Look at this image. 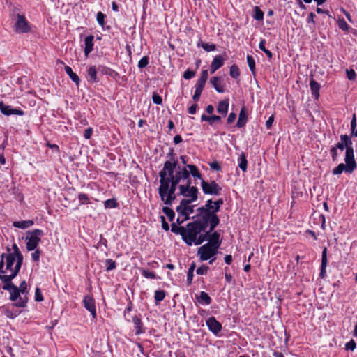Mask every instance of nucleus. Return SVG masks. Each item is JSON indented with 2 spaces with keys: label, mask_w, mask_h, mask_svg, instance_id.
I'll return each instance as SVG.
<instances>
[{
  "label": "nucleus",
  "mask_w": 357,
  "mask_h": 357,
  "mask_svg": "<svg viewBox=\"0 0 357 357\" xmlns=\"http://www.w3.org/2000/svg\"><path fill=\"white\" fill-rule=\"evenodd\" d=\"M196 218L197 219L195 220L188 223L185 227V234L183 241L190 246L193 243L196 245L198 236L202 231L206 230L208 225H211V221L204 215L202 214V213L197 212ZM214 229L215 228H211V231H213Z\"/></svg>",
  "instance_id": "obj_1"
},
{
  "label": "nucleus",
  "mask_w": 357,
  "mask_h": 357,
  "mask_svg": "<svg viewBox=\"0 0 357 357\" xmlns=\"http://www.w3.org/2000/svg\"><path fill=\"white\" fill-rule=\"evenodd\" d=\"M223 204L224 200L222 198H220L216 201H213L210 199L206 202L204 206L197 209V212L202 213V214L204 215L211 221V229L215 228L220 223V219L217 213L220 211Z\"/></svg>",
  "instance_id": "obj_2"
},
{
  "label": "nucleus",
  "mask_w": 357,
  "mask_h": 357,
  "mask_svg": "<svg viewBox=\"0 0 357 357\" xmlns=\"http://www.w3.org/2000/svg\"><path fill=\"white\" fill-rule=\"evenodd\" d=\"M3 283V289L8 291L10 294V300L11 301H16L15 305L17 307H24L27 303V297L20 296V289H18V287L15 285L12 280L13 279H0Z\"/></svg>",
  "instance_id": "obj_3"
},
{
  "label": "nucleus",
  "mask_w": 357,
  "mask_h": 357,
  "mask_svg": "<svg viewBox=\"0 0 357 357\" xmlns=\"http://www.w3.org/2000/svg\"><path fill=\"white\" fill-rule=\"evenodd\" d=\"M177 185H174L166 181H160V186L158 188V194L165 205L171 206L173 202L176 199L175 193Z\"/></svg>",
  "instance_id": "obj_4"
},
{
  "label": "nucleus",
  "mask_w": 357,
  "mask_h": 357,
  "mask_svg": "<svg viewBox=\"0 0 357 357\" xmlns=\"http://www.w3.org/2000/svg\"><path fill=\"white\" fill-rule=\"evenodd\" d=\"M44 235L43 230L35 229L33 231H28L26 239V249L28 251H32L37 248L39 243L41 241V237Z\"/></svg>",
  "instance_id": "obj_5"
},
{
  "label": "nucleus",
  "mask_w": 357,
  "mask_h": 357,
  "mask_svg": "<svg viewBox=\"0 0 357 357\" xmlns=\"http://www.w3.org/2000/svg\"><path fill=\"white\" fill-rule=\"evenodd\" d=\"M16 21L13 25V30L16 33H26L31 31V24L24 15L17 13Z\"/></svg>",
  "instance_id": "obj_6"
},
{
  "label": "nucleus",
  "mask_w": 357,
  "mask_h": 357,
  "mask_svg": "<svg viewBox=\"0 0 357 357\" xmlns=\"http://www.w3.org/2000/svg\"><path fill=\"white\" fill-rule=\"evenodd\" d=\"M201 187L205 195H220L222 192V188L215 181L210 182L202 180Z\"/></svg>",
  "instance_id": "obj_7"
},
{
  "label": "nucleus",
  "mask_w": 357,
  "mask_h": 357,
  "mask_svg": "<svg viewBox=\"0 0 357 357\" xmlns=\"http://www.w3.org/2000/svg\"><path fill=\"white\" fill-rule=\"evenodd\" d=\"M218 250V249L209 245V244L206 243L198 248L197 255L201 261H206L216 255Z\"/></svg>",
  "instance_id": "obj_8"
},
{
  "label": "nucleus",
  "mask_w": 357,
  "mask_h": 357,
  "mask_svg": "<svg viewBox=\"0 0 357 357\" xmlns=\"http://www.w3.org/2000/svg\"><path fill=\"white\" fill-rule=\"evenodd\" d=\"M178 167V161H165L162 170L159 172L160 181H166L168 176H172Z\"/></svg>",
  "instance_id": "obj_9"
},
{
  "label": "nucleus",
  "mask_w": 357,
  "mask_h": 357,
  "mask_svg": "<svg viewBox=\"0 0 357 357\" xmlns=\"http://www.w3.org/2000/svg\"><path fill=\"white\" fill-rule=\"evenodd\" d=\"M198 194H199L198 188L197 187H192V188L186 189V190L183 193L181 191H179L178 195H182L185 197L181 202H187L186 204H190L192 202H195L197 200Z\"/></svg>",
  "instance_id": "obj_10"
},
{
  "label": "nucleus",
  "mask_w": 357,
  "mask_h": 357,
  "mask_svg": "<svg viewBox=\"0 0 357 357\" xmlns=\"http://www.w3.org/2000/svg\"><path fill=\"white\" fill-rule=\"evenodd\" d=\"M84 307L90 312L93 319H96V310L95 305V300L91 296H85L83 299Z\"/></svg>",
  "instance_id": "obj_11"
},
{
  "label": "nucleus",
  "mask_w": 357,
  "mask_h": 357,
  "mask_svg": "<svg viewBox=\"0 0 357 357\" xmlns=\"http://www.w3.org/2000/svg\"><path fill=\"white\" fill-rule=\"evenodd\" d=\"M206 324L208 330L215 335H218L222 329L221 323L217 321L214 317H209L206 320Z\"/></svg>",
  "instance_id": "obj_12"
},
{
  "label": "nucleus",
  "mask_w": 357,
  "mask_h": 357,
  "mask_svg": "<svg viewBox=\"0 0 357 357\" xmlns=\"http://www.w3.org/2000/svg\"><path fill=\"white\" fill-rule=\"evenodd\" d=\"M0 111L6 116H10L15 114L18 116H23L24 112L20 109H13L11 106L6 105L3 101L0 102Z\"/></svg>",
  "instance_id": "obj_13"
},
{
  "label": "nucleus",
  "mask_w": 357,
  "mask_h": 357,
  "mask_svg": "<svg viewBox=\"0 0 357 357\" xmlns=\"http://www.w3.org/2000/svg\"><path fill=\"white\" fill-rule=\"evenodd\" d=\"M346 165L349 170V173H351L356 168V162L354 159V150H346L345 158Z\"/></svg>",
  "instance_id": "obj_14"
},
{
  "label": "nucleus",
  "mask_w": 357,
  "mask_h": 357,
  "mask_svg": "<svg viewBox=\"0 0 357 357\" xmlns=\"http://www.w3.org/2000/svg\"><path fill=\"white\" fill-rule=\"evenodd\" d=\"M225 59L222 55H218L214 57L210 66V72L211 74L214 73L217 70L220 68L225 62Z\"/></svg>",
  "instance_id": "obj_15"
},
{
  "label": "nucleus",
  "mask_w": 357,
  "mask_h": 357,
  "mask_svg": "<svg viewBox=\"0 0 357 357\" xmlns=\"http://www.w3.org/2000/svg\"><path fill=\"white\" fill-rule=\"evenodd\" d=\"M327 264H328L327 248H324L322 251V255H321V270H320V273H319V276L321 278H324L326 275V268L327 266Z\"/></svg>",
  "instance_id": "obj_16"
},
{
  "label": "nucleus",
  "mask_w": 357,
  "mask_h": 357,
  "mask_svg": "<svg viewBox=\"0 0 357 357\" xmlns=\"http://www.w3.org/2000/svg\"><path fill=\"white\" fill-rule=\"evenodd\" d=\"M93 39L94 37L93 35H89L86 36L84 39L85 47L84 52L86 57L93 50Z\"/></svg>",
  "instance_id": "obj_17"
},
{
  "label": "nucleus",
  "mask_w": 357,
  "mask_h": 357,
  "mask_svg": "<svg viewBox=\"0 0 357 357\" xmlns=\"http://www.w3.org/2000/svg\"><path fill=\"white\" fill-rule=\"evenodd\" d=\"M196 299L199 304L202 305H208L212 302V298L205 291H201L199 296H196Z\"/></svg>",
  "instance_id": "obj_18"
},
{
  "label": "nucleus",
  "mask_w": 357,
  "mask_h": 357,
  "mask_svg": "<svg viewBox=\"0 0 357 357\" xmlns=\"http://www.w3.org/2000/svg\"><path fill=\"white\" fill-rule=\"evenodd\" d=\"M222 241L220 238V234L217 231H213L210 236V240L206 244H209L214 247V248L218 249L221 245Z\"/></svg>",
  "instance_id": "obj_19"
},
{
  "label": "nucleus",
  "mask_w": 357,
  "mask_h": 357,
  "mask_svg": "<svg viewBox=\"0 0 357 357\" xmlns=\"http://www.w3.org/2000/svg\"><path fill=\"white\" fill-rule=\"evenodd\" d=\"M310 86L311 93L312 95V97L315 100H318L319 98V89H320V84L316 82L314 79H311L310 81Z\"/></svg>",
  "instance_id": "obj_20"
},
{
  "label": "nucleus",
  "mask_w": 357,
  "mask_h": 357,
  "mask_svg": "<svg viewBox=\"0 0 357 357\" xmlns=\"http://www.w3.org/2000/svg\"><path fill=\"white\" fill-rule=\"evenodd\" d=\"M187 202H181L180 204L176 207V212L183 217V220L190 219L189 213L186 211Z\"/></svg>",
  "instance_id": "obj_21"
},
{
  "label": "nucleus",
  "mask_w": 357,
  "mask_h": 357,
  "mask_svg": "<svg viewBox=\"0 0 357 357\" xmlns=\"http://www.w3.org/2000/svg\"><path fill=\"white\" fill-rule=\"evenodd\" d=\"M247 121H248V116L245 113V107H243L240 111L238 119L237 121L236 126L238 128H241L245 126Z\"/></svg>",
  "instance_id": "obj_22"
},
{
  "label": "nucleus",
  "mask_w": 357,
  "mask_h": 357,
  "mask_svg": "<svg viewBox=\"0 0 357 357\" xmlns=\"http://www.w3.org/2000/svg\"><path fill=\"white\" fill-rule=\"evenodd\" d=\"M211 84L215 88V91L218 93H224L225 89L221 84V77H213L210 79Z\"/></svg>",
  "instance_id": "obj_23"
},
{
  "label": "nucleus",
  "mask_w": 357,
  "mask_h": 357,
  "mask_svg": "<svg viewBox=\"0 0 357 357\" xmlns=\"http://www.w3.org/2000/svg\"><path fill=\"white\" fill-rule=\"evenodd\" d=\"M229 108V99L223 100L218 102L217 112L222 116H226Z\"/></svg>",
  "instance_id": "obj_24"
},
{
  "label": "nucleus",
  "mask_w": 357,
  "mask_h": 357,
  "mask_svg": "<svg viewBox=\"0 0 357 357\" xmlns=\"http://www.w3.org/2000/svg\"><path fill=\"white\" fill-rule=\"evenodd\" d=\"M132 321L135 324V330L136 335H139L144 333V331L142 329L143 324L141 319L137 316L133 317Z\"/></svg>",
  "instance_id": "obj_25"
},
{
  "label": "nucleus",
  "mask_w": 357,
  "mask_h": 357,
  "mask_svg": "<svg viewBox=\"0 0 357 357\" xmlns=\"http://www.w3.org/2000/svg\"><path fill=\"white\" fill-rule=\"evenodd\" d=\"M34 224L33 220H22V221H15L13 223V225L15 227L20 228V229H26L31 227Z\"/></svg>",
  "instance_id": "obj_26"
},
{
  "label": "nucleus",
  "mask_w": 357,
  "mask_h": 357,
  "mask_svg": "<svg viewBox=\"0 0 357 357\" xmlns=\"http://www.w3.org/2000/svg\"><path fill=\"white\" fill-rule=\"evenodd\" d=\"M208 227H209V230L208 231H205L204 234H201L199 236H198V238H197V241L196 242V245H201L204 241L208 240L209 241L210 240V236H211L212 234V231H211V224L208 225Z\"/></svg>",
  "instance_id": "obj_27"
},
{
  "label": "nucleus",
  "mask_w": 357,
  "mask_h": 357,
  "mask_svg": "<svg viewBox=\"0 0 357 357\" xmlns=\"http://www.w3.org/2000/svg\"><path fill=\"white\" fill-rule=\"evenodd\" d=\"M64 69H65L66 74L69 76V77L71 79V80L73 82H75L77 85H78L80 82V79H79L78 75L75 73H74L73 71L72 68L68 66H66Z\"/></svg>",
  "instance_id": "obj_28"
},
{
  "label": "nucleus",
  "mask_w": 357,
  "mask_h": 357,
  "mask_svg": "<svg viewBox=\"0 0 357 357\" xmlns=\"http://www.w3.org/2000/svg\"><path fill=\"white\" fill-rule=\"evenodd\" d=\"M22 264L17 263L13 268V273H10V275H4L3 276L0 277V279H14L17 274L19 273L20 268L22 267Z\"/></svg>",
  "instance_id": "obj_29"
},
{
  "label": "nucleus",
  "mask_w": 357,
  "mask_h": 357,
  "mask_svg": "<svg viewBox=\"0 0 357 357\" xmlns=\"http://www.w3.org/2000/svg\"><path fill=\"white\" fill-rule=\"evenodd\" d=\"M15 257H14V256H13L12 255H7L6 256V261H5L6 272L10 271L11 273H13V271L14 268H13V266L15 263Z\"/></svg>",
  "instance_id": "obj_30"
},
{
  "label": "nucleus",
  "mask_w": 357,
  "mask_h": 357,
  "mask_svg": "<svg viewBox=\"0 0 357 357\" xmlns=\"http://www.w3.org/2000/svg\"><path fill=\"white\" fill-rule=\"evenodd\" d=\"M171 231L172 232L179 234L181 236L182 239H184L185 234V227L183 226H178L175 223H172L171 225Z\"/></svg>",
  "instance_id": "obj_31"
},
{
  "label": "nucleus",
  "mask_w": 357,
  "mask_h": 357,
  "mask_svg": "<svg viewBox=\"0 0 357 357\" xmlns=\"http://www.w3.org/2000/svg\"><path fill=\"white\" fill-rule=\"evenodd\" d=\"M187 167L188 169L190 170V175H192L195 178H198L202 181V180H204L197 166H195V165H187Z\"/></svg>",
  "instance_id": "obj_32"
},
{
  "label": "nucleus",
  "mask_w": 357,
  "mask_h": 357,
  "mask_svg": "<svg viewBox=\"0 0 357 357\" xmlns=\"http://www.w3.org/2000/svg\"><path fill=\"white\" fill-rule=\"evenodd\" d=\"M88 75L91 82H98L99 80L97 77V69L95 66H90L87 70Z\"/></svg>",
  "instance_id": "obj_33"
},
{
  "label": "nucleus",
  "mask_w": 357,
  "mask_h": 357,
  "mask_svg": "<svg viewBox=\"0 0 357 357\" xmlns=\"http://www.w3.org/2000/svg\"><path fill=\"white\" fill-rule=\"evenodd\" d=\"M198 47H202L206 52H212L215 50L216 45L213 43L209 44L202 42L201 40L197 43Z\"/></svg>",
  "instance_id": "obj_34"
},
{
  "label": "nucleus",
  "mask_w": 357,
  "mask_h": 357,
  "mask_svg": "<svg viewBox=\"0 0 357 357\" xmlns=\"http://www.w3.org/2000/svg\"><path fill=\"white\" fill-rule=\"evenodd\" d=\"M195 267H196L195 262V261L192 262V264H190V266L188 268V273H187V284H188V285H190L192 283L193 276H194V271H195Z\"/></svg>",
  "instance_id": "obj_35"
},
{
  "label": "nucleus",
  "mask_w": 357,
  "mask_h": 357,
  "mask_svg": "<svg viewBox=\"0 0 357 357\" xmlns=\"http://www.w3.org/2000/svg\"><path fill=\"white\" fill-rule=\"evenodd\" d=\"M248 161L245 153H242L238 158V167L243 172L247 170Z\"/></svg>",
  "instance_id": "obj_36"
},
{
  "label": "nucleus",
  "mask_w": 357,
  "mask_h": 357,
  "mask_svg": "<svg viewBox=\"0 0 357 357\" xmlns=\"http://www.w3.org/2000/svg\"><path fill=\"white\" fill-rule=\"evenodd\" d=\"M343 171L349 172L347 166L343 163H340L335 168L333 169V174L334 175H340L343 172Z\"/></svg>",
  "instance_id": "obj_37"
},
{
  "label": "nucleus",
  "mask_w": 357,
  "mask_h": 357,
  "mask_svg": "<svg viewBox=\"0 0 357 357\" xmlns=\"http://www.w3.org/2000/svg\"><path fill=\"white\" fill-rule=\"evenodd\" d=\"M98 70L102 73V74H104V75H109V76H113L114 74H117V73H116L114 70H112V68H109V67H107V66H100L98 67Z\"/></svg>",
  "instance_id": "obj_38"
},
{
  "label": "nucleus",
  "mask_w": 357,
  "mask_h": 357,
  "mask_svg": "<svg viewBox=\"0 0 357 357\" xmlns=\"http://www.w3.org/2000/svg\"><path fill=\"white\" fill-rule=\"evenodd\" d=\"M265 44H266V40L264 39H261L259 44V48L261 51H263L269 59H272L273 54L270 50H268L266 48Z\"/></svg>",
  "instance_id": "obj_39"
},
{
  "label": "nucleus",
  "mask_w": 357,
  "mask_h": 357,
  "mask_svg": "<svg viewBox=\"0 0 357 357\" xmlns=\"http://www.w3.org/2000/svg\"><path fill=\"white\" fill-rule=\"evenodd\" d=\"M119 206V204L116 202V199L114 198L109 199L105 201L104 206L105 208H116Z\"/></svg>",
  "instance_id": "obj_40"
},
{
  "label": "nucleus",
  "mask_w": 357,
  "mask_h": 357,
  "mask_svg": "<svg viewBox=\"0 0 357 357\" xmlns=\"http://www.w3.org/2000/svg\"><path fill=\"white\" fill-rule=\"evenodd\" d=\"M247 62L249 66V68L250 71L252 72V75H255L256 73V68H255V61L254 58L250 55H247Z\"/></svg>",
  "instance_id": "obj_41"
},
{
  "label": "nucleus",
  "mask_w": 357,
  "mask_h": 357,
  "mask_svg": "<svg viewBox=\"0 0 357 357\" xmlns=\"http://www.w3.org/2000/svg\"><path fill=\"white\" fill-rule=\"evenodd\" d=\"M162 212L167 216L170 222H172L174 220L175 217V213L172 208L167 206H165L162 208Z\"/></svg>",
  "instance_id": "obj_42"
},
{
  "label": "nucleus",
  "mask_w": 357,
  "mask_h": 357,
  "mask_svg": "<svg viewBox=\"0 0 357 357\" xmlns=\"http://www.w3.org/2000/svg\"><path fill=\"white\" fill-rule=\"evenodd\" d=\"M253 17L258 21H261L264 19V12L258 6L254 7Z\"/></svg>",
  "instance_id": "obj_43"
},
{
  "label": "nucleus",
  "mask_w": 357,
  "mask_h": 357,
  "mask_svg": "<svg viewBox=\"0 0 357 357\" xmlns=\"http://www.w3.org/2000/svg\"><path fill=\"white\" fill-rule=\"evenodd\" d=\"M165 297V291L163 290H157L155 291L154 298L156 304L163 301Z\"/></svg>",
  "instance_id": "obj_44"
},
{
  "label": "nucleus",
  "mask_w": 357,
  "mask_h": 357,
  "mask_svg": "<svg viewBox=\"0 0 357 357\" xmlns=\"http://www.w3.org/2000/svg\"><path fill=\"white\" fill-rule=\"evenodd\" d=\"M229 75L234 79H236L240 76V70L238 66L234 64L230 67Z\"/></svg>",
  "instance_id": "obj_45"
},
{
  "label": "nucleus",
  "mask_w": 357,
  "mask_h": 357,
  "mask_svg": "<svg viewBox=\"0 0 357 357\" xmlns=\"http://www.w3.org/2000/svg\"><path fill=\"white\" fill-rule=\"evenodd\" d=\"M105 264L106 266V271H110L116 268V262L112 259H107L105 261Z\"/></svg>",
  "instance_id": "obj_46"
},
{
  "label": "nucleus",
  "mask_w": 357,
  "mask_h": 357,
  "mask_svg": "<svg viewBox=\"0 0 357 357\" xmlns=\"http://www.w3.org/2000/svg\"><path fill=\"white\" fill-rule=\"evenodd\" d=\"M185 181H186L185 184L178 185V190L179 191H181L182 193L184 192L186 189L193 187L192 185V180L190 177H189V178H185Z\"/></svg>",
  "instance_id": "obj_47"
},
{
  "label": "nucleus",
  "mask_w": 357,
  "mask_h": 357,
  "mask_svg": "<svg viewBox=\"0 0 357 357\" xmlns=\"http://www.w3.org/2000/svg\"><path fill=\"white\" fill-rule=\"evenodd\" d=\"M105 17H106V15L101 11H99L97 13L96 20H97V22L98 23V24L102 27H103L105 24Z\"/></svg>",
  "instance_id": "obj_48"
},
{
  "label": "nucleus",
  "mask_w": 357,
  "mask_h": 357,
  "mask_svg": "<svg viewBox=\"0 0 357 357\" xmlns=\"http://www.w3.org/2000/svg\"><path fill=\"white\" fill-rule=\"evenodd\" d=\"M80 204H90V199L88 195L84 193H79L77 196Z\"/></svg>",
  "instance_id": "obj_49"
},
{
  "label": "nucleus",
  "mask_w": 357,
  "mask_h": 357,
  "mask_svg": "<svg viewBox=\"0 0 357 357\" xmlns=\"http://www.w3.org/2000/svg\"><path fill=\"white\" fill-rule=\"evenodd\" d=\"M338 27L344 31H349L350 26L347 24L344 19H339L337 22Z\"/></svg>",
  "instance_id": "obj_50"
},
{
  "label": "nucleus",
  "mask_w": 357,
  "mask_h": 357,
  "mask_svg": "<svg viewBox=\"0 0 357 357\" xmlns=\"http://www.w3.org/2000/svg\"><path fill=\"white\" fill-rule=\"evenodd\" d=\"M149 63V56H144L138 62L137 67L139 69L144 68L145 67H146L148 66Z\"/></svg>",
  "instance_id": "obj_51"
},
{
  "label": "nucleus",
  "mask_w": 357,
  "mask_h": 357,
  "mask_svg": "<svg viewBox=\"0 0 357 357\" xmlns=\"http://www.w3.org/2000/svg\"><path fill=\"white\" fill-rule=\"evenodd\" d=\"M180 169L183 180H185V178H189V177H190V170L188 169L187 165L182 167H180Z\"/></svg>",
  "instance_id": "obj_52"
},
{
  "label": "nucleus",
  "mask_w": 357,
  "mask_h": 357,
  "mask_svg": "<svg viewBox=\"0 0 357 357\" xmlns=\"http://www.w3.org/2000/svg\"><path fill=\"white\" fill-rule=\"evenodd\" d=\"M181 180L182 179L181 178V177H177L173 174L172 176H168V178H167L166 181L169 182L178 187V185H180L179 183L181 182Z\"/></svg>",
  "instance_id": "obj_53"
},
{
  "label": "nucleus",
  "mask_w": 357,
  "mask_h": 357,
  "mask_svg": "<svg viewBox=\"0 0 357 357\" xmlns=\"http://www.w3.org/2000/svg\"><path fill=\"white\" fill-rule=\"evenodd\" d=\"M142 275L146 278H149V279L156 278L155 273L153 271H149L148 270H142Z\"/></svg>",
  "instance_id": "obj_54"
},
{
  "label": "nucleus",
  "mask_w": 357,
  "mask_h": 357,
  "mask_svg": "<svg viewBox=\"0 0 357 357\" xmlns=\"http://www.w3.org/2000/svg\"><path fill=\"white\" fill-rule=\"evenodd\" d=\"M208 77V72L207 70H203L201 73L200 77L197 79V81L201 82L202 83L206 84Z\"/></svg>",
  "instance_id": "obj_55"
},
{
  "label": "nucleus",
  "mask_w": 357,
  "mask_h": 357,
  "mask_svg": "<svg viewBox=\"0 0 357 357\" xmlns=\"http://www.w3.org/2000/svg\"><path fill=\"white\" fill-rule=\"evenodd\" d=\"M205 84L204 83H202L201 82H199V81H197L196 84H195V93H199V94H202V91H203V89L205 86Z\"/></svg>",
  "instance_id": "obj_56"
},
{
  "label": "nucleus",
  "mask_w": 357,
  "mask_h": 357,
  "mask_svg": "<svg viewBox=\"0 0 357 357\" xmlns=\"http://www.w3.org/2000/svg\"><path fill=\"white\" fill-rule=\"evenodd\" d=\"M208 269H209L208 266H207L206 265H202L196 270V273H197V274L201 275H206Z\"/></svg>",
  "instance_id": "obj_57"
},
{
  "label": "nucleus",
  "mask_w": 357,
  "mask_h": 357,
  "mask_svg": "<svg viewBox=\"0 0 357 357\" xmlns=\"http://www.w3.org/2000/svg\"><path fill=\"white\" fill-rule=\"evenodd\" d=\"M152 100L154 104L161 105L162 102V97L157 93H153L152 96Z\"/></svg>",
  "instance_id": "obj_58"
},
{
  "label": "nucleus",
  "mask_w": 357,
  "mask_h": 357,
  "mask_svg": "<svg viewBox=\"0 0 357 357\" xmlns=\"http://www.w3.org/2000/svg\"><path fill=\"white\" fill-rule=\"evenodd\" d=\"M356 347V342L351 339L349 342H348L346 344H345V349L346 350H351V351H354Z\"/></svg>",
  "instance_id": "obj_59"
},
{
  "label": "nucleus",
  "mask_w": 357,
  "mask_h": 357,
  "mask_svg": "<svg viewBox=\"0 0 357 357\" xmlns=\"http://www.w3.org/2000/svg\"><path fill=\"white\" fill-rule=\"evenodd\" d=\"M196 73L193 70L188 69L183 73V78L185 79H190L195 75Z\"/></svg>",
  "instance_id": "obj_60"
},
{
  "label": "nucleus",
  "mask_w": 357,
  "mask_h": 357,
  "mask_svg": "<svg viewBox=\"0 0 357 357\" xmlns=\"http://www.w3.org/2000/svg\"><path fill=\"white\" fill-rule=\"evenodd\" d=\"M43 299H44V298L41 293L40 289L38 287H37L36 289V291H35V300L38 302H40V301H43Z\"/></svg>",
  "instance_id": "obj_61"
},
{
  "label": "nucleus",
  "mask_w": 357,
  "mask_h": 357,
  "mask_svg": "<svg viewBox=\"0 0 357 357\" xmlns=\"http://www.w3.org/2000/svg\"><path fill=\"white\" fill-rule=\"evenodd\" d=\"M34 250H35L34 252H33L31 254L32 259L34 261H38L39 259H40V254H41V251L39 249H36Z\"/></svg>",
  "instance_id": "obj_62"
},
{
  "label": "nucleus",
  "mask_w": 357,
  "mask_h": 357,
  "mask_svg": "<svg viewBox=\"0 0 357 357\" xmlns=\"http://www.w3.org/2000/svg\"><path fill=\"white\" fill-rule=\"evenodd\" d=\"M18 289H20V292L22 294H27V285L25 280L21 282L20 287H18Z\"/></svg>",
  "instance_id": "obj_63"
},
{
  "label": "nucleus",
  "mask_w": 357,
  "mask_h": 357,
  "mask_svg": "<svg viewBox=\"0 0 357 357\" xmlns=\"http://www.w3.org/2000/svg\"><path fill=\"white\" fill-rule=\"evenodd\" d=\"M174 150L172 148L169 149V153L167 154V158L169 159L167 161H177L175 158Z\"/></svg>",
  "instance_id": "obj_64"
}]
</instances>
